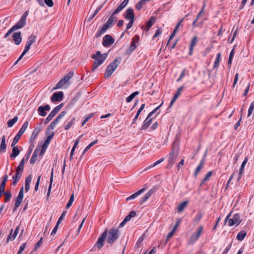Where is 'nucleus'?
Here are the masks:
<instances>
[{
	"label": "nucleus",
	"mask_w": 254,
	"mask_h": 254,
	"mask_svg": "<svg viewBox=\"0 0 254 254\" xmlns=\"http://www.w3.org/2000/svg\"><path fill=\"white\" fill-rule=\"evenodd\" d=\"M108 57L107 53L101 54L100 51H98L95 54L92 55L91 58L94 59L93 66L91 68L92 71H94L99 66L101 65L106 60Z\"/></svg>",
	"instance_id": "obj_1"
},
{
	"label": "nucleus",
	"mask_w": 254,
	"mask_h": 254,
	"mask_svg": "<svg viewBox=\"0 0 254 254\" xmlns=\"http://www.w3.org/2000/svg\"><path fill=\"white\" fill-rule=\"evenodd\" d=\"M121 61L122 58L121 57H117L108 65L104 73V77L105 78H108L113 74Z\"/></svg>",
	"instance_id": "obj_2"
},
{
	"label": "nucleus",
	"mask_w": 254,
	"mask_h": 254,
	"mask_svg": "<svg viewBox=\"0 0 254 254\" xmlns=\"http://www.w3.org/2000/svg\"><path fill=\"white\" fill-rule=\"evenodd\" d=\"M119 231L118 229L112 228L107 232V242L111 244L114 243L119 238Z\"/></svg>",
	"instance_id": "obj_3"
},
{
	"label": "nucleus",
	"mask_w": 254,
	"mask_h": 254,
	"mask_svg": "<svg viewBox=\"0 0 254 254\" xmlns=\"http://www.w3.org/2000/svg\"><path fill=\"white\" fill-rule=\"evenodd\" d=\"M37 38V36L35 35L32 34L29 36L27 39V41L25 46L24 51L21 55V58H22L26 53L29 51L30 49L31 46L35 42L36 39Z\"/></svg>",
	"instance_id": "obj_4"
},
{
	"label": "nucleus",
	"mask_w": 254,
	"mask_h": 254,
	"mask_svg": "<svg viewBox=\"0 0 254 254\" xmlns=\"http://www.w3.org/2000/svg\"><path fill=\"white\" fill-rule=\"evenodd\" d=\"M66 114V111L62 112L51 123V124L47 127L46 130V134H48L49 131L54 129L57 124L59 122L61 119L64 117Z\"/></svg>",
	"instance_id": "obj_5"
},
{
	"label": "nucleus",
	"mask_w": 254,
	"mask_h": 254,
	"mask_svg": "<svg viewBox=\"0 0 254 254\" xmlns=\"http://www.w3.org/2000/svg\"><path fill=\"white\" fill-rule=\"evenodd\" d=\"M66 114V111L62 112L51 123V124L47 127L46 130V134H48L49 131L54 129L57 124L59 122L61 119L64 117Z\"/></svg>",
	"instance_id": "obj_6"
},
{
	"label": "nucleus",
	"mask_w": 254,
	"mask_h": 254,
	"mask_svg": "<svg viewBox=\"0 0 254 254\" xmlns=\"http://www.w3.org/2000/svg\"><path fill=\"white\" fill-rule=\"evenodd\" d=\"M28 122H25L24 124L23 125L22 127L18 132V133L16 134V135L14 137L12 142L11 143V146H15L16 144L18 141L20 136L22 135V134L25 132V130L27 128L28 126Z\"/></svg>",
	"instance_id": "obj_7"
},
{
	"label": "nucleus",
	"mask_w": 254,
	"mask_h": 254,
	"mask_svg": "<svg viewBox=\"0 0 254 254\" xmlns=\"http://www.w3.org/2000/svg\"><path fill=\"white\" fill-rule=\"evenodd\" d=\"M64 104L61 103V104L59 105L58 106L55 107L53 110L51 112V113L49 114V115L48 116V117L45 119L44 124H48L55 116L60 111L62 107L63 106Z\"/></svg>",
	"instance_id": "obj_8"
},
{
	"label": "nucleus",
	"mask_w": 254,
	"mask_h": 254,
	"mask_svg": "<svg viewBox=\"0 0 254 254\" xmlns=\"http://www.w3.org/2000/svg\"><path fill=\"white\" fill-rule=\"evenodd\" d=\"M178 154V151L177 150L176 151H175L174 148L172 149L171 151L169 154V158L168 159V164L167 167L171 168L174 164L176 161V159Z\"/></svg>",
	"instance_id": "obj_9"
},
{
	"label": "nucleus",
	"mask_w": 254,
	"mask_h": 254,
	"mask_svg": "<svg viewBox=\"0 0 254 254\" xmlns=\"http://www.w3.org/2000/svg\"><path fill=\"white\" fill-rule=\"evenodd\" d=\"M23 188L22 187L19 192L18 196L16 197L15 199V202L14 204V208L13 210L15 211L16 209L20 205L23 198Z\"/></svg>",
	"instance_id": "obj_10"
},
{
	"label": "nucleus",
	"mask_w": 254,
	"mask_h": 254,
	"mask_svg": "<svg viewBox=\"0 0 254 254\" xmlns=\"http://www.w3.org/2000/svg\"><path fill=\"white\" fill-rule=\"evenodd\" d=\"M107 231L106 230L96 242L95 246H97L99 249H100L103 246L105 240L107 237Z\"/></svg>",
	"instance_id": "obj_11"
},
{
	"label": "nucleus",
	"mask_w": 254,
	"mask_h": 254,
	"mask_svg": "<svg viewBox=\"0 0 254 254\" xmlns=\"http://www.w3.org/2000/svg\"><path fill=\"white\" fill-rule=\"evenodd\" d=\"M203 231V226H200L197 232L196 233H194L192 234L191 237L190 238L189 240V242L190 243H194L200 237V235L201 234Z\"/></svg>",
	"instance_id": "obj_12"
},
{
	"label": "nucleus",
	"mask_w": 254,
	"mask_h": 254,
	"mask_svg": "<svg viewBox=\"0 0 254 254\" xmlns=\"http://www.w3.org/2000/svg\"><path fill=\"white\" fill-rule=\"evenodd\" d=\"M241 222L240 216L239 214L236 213L234 214L232 218L229 219L228 225L232 226L235 224L239 225Z\"/></svg>",
	"instance_id": "obj_13"
},
{
	"label": "nucleus",
	"mask_w": 254,
	"mask_h": 254,
	"mask_svg": "<svg viewBox=\"0 0 254 254\" xmlns=\"http://www.w3.org/2000/svg\"><path fill=\"white\" fill-rule=\"evenodd\" d=\"M114 42V39L110 35H106L103 38V45L105 47H108Z\"/></svg>",
	"instance_id": "obj_14"
},
{
	"label": "nucleus",
	"mask_w": 254,
	"mask_h": 254,
	"mask_svg": "<svg viewBox=\"0 0 254 254\" xmlns=\"http://www.w3.org/2000/svg\"><path fill=\"white\" fill-rule=\"evenodd\" d=\"M23 171L19 170L16 168V173L12 177V184L13 185H15L20 179L21 178L22 175Z\"/></svg>",
	"instance_id": "obj_15"
},
{
	"label": "nucleus",
	"mask_w": 254,
	"mask_h": 254,
	"mask_svg": "<svg viewBox=\"0 0 254 254\" xmlns=\"http://www.w3.org/2000/svg\"><path fill=\"white\" fill-rule=\"evenodd\" d=\"M63 97L64 93L62 91L55 92L51 98V100L53 102L60 101L63 99Z\"/></svg>",
	"instance_id": "obj_16"
},
{
	"label": "nucleus",
	"mask_w": 254,
	"mask_h": 254,
	"mask_svg": "<svg viewBox=\"0 0 254 254\" xmlns=\"http://www.w3.org/2000/svg\"><path fill=\"white\" fill-rule=\"evenodd\" d=\"M155 189H152L150 190L143 197L140 198L139 200V203L140 204H142L145 201L147 200V199L151 196L152 194L155 192Z\"/></svg>",
	"instance_id": "obj_17"
},
{
	"label": "nucleus",
	"mask_w": 254,
	"mask_h": 254,
	"mask_svg": "<svg viewBox=\"0 0 254 254\" xmlns=\"http://www.w3.org/2000/svg\"><path fill=\"white\" fill-rule=\"evenodd\" d=\"M134 17L133 9L131 8H128L126 11L125 18L129 20H134Z\"/></svg>",
	"instance_id": "obj_18"
},
{
	"label": "nucleus",
	"mask_w": 254,
	"mask_h": 254,
	"mask_svg": "<svg viewBox=\"0 0 254 254\" xmlns=\"http://www.w3.org/2000/svg\"><path fill=\"white\" fill-rule=\"evenodd\" d=\"M41 149V146L38 145L35 150H34L33 154L30 159V162L31 164H34L37 158L38 153Z\"/></svg>",
	"instance_id": "obj_19"
},
{
	"label": "nucleus",
	"mask_w": 254,
	"mask_h": 254,
	"mask_svg": "<svg viewBox=\"0 0 254 254\" xmlns=\"http://www.w3.org/2000/svg\"><path fill=\"white\" fill-rule=\"evenodd\" d=\"M26 24V20L21 18L12 27L14 30L15 31L19 29L22 28Z\"/></svg>",
	"instance_id": "obj_20"
},
{
	"label": "nucleus",
	"mask_w": 254,
	"mask_h": 254,
	"mask_svg": "<svg viewBox=\"0 0 254 254\" xmlns=\"http://www.w3.org/2000/svg\"><path fill=\"white\" fill-rule=\"evenodd\" d=\"M12 39L14 41V43L16 45H19L22 41L21 32H18L14 33L12 35Z\"/></svg>",
	"instance_id": "obj_21"
},
{
	"label": "nucleus",
	"mask_w": 254,
	"mask_h": 254,
	"mask_svg": "<svg viewBox=\"0 0 254 254\" xmlns=\"http://www.w3.org/2000/svg\"><path fill=\"white\" fill-rule=\"evenodd\" d=\"M146 190H147V189L145 188H142V189L138 190L137 191H136L134 193L132 194L129 197H127L126 198V200L129 201L130 200L135 198L137 196H138V195H139L140 194L142 193L143 192H144Z\"/></svg>",
	"instance_id": "obj_22"
},
{
	"label": "nucleus",
	"mask_w": 254,
	"mask_h": 254,
	"mask_svg": "<svg viewBox=\"0 0 254 254\" xmlns=\"http://www.w3.org/2000/svg\"><path fill=\"white\" fill-rule=\"evenodd\" d=\"M128 0H124L122 3L113 11V14H116L122 11L127 4Z\"/></svg>",
	"instance_id": "obj_23"
},
{
	"label": "nucleus",
	"mask_w": 254,
	"mask_h": 254,
	"mask_svg": "<svg viewBox=\"0 0 254 254\" xmlns=\"http://www.w3.org/2000/svg\"><path fill=\"white\" fill-rule=\"evenodd\" d=\"M110 27L106 23H105L103 26L102 27H101V28L99 30L96 34V36L95 37L96 38H98V37H99L100 36H101V35L103 34L104 33H105L106 30L109 28Z\"/></svg>",
	"instance_id": "obj_24"
},
{
	"label": "nucleus",
	"mask_w": 254,
	"mask_h": 254,
	"mask_svg": "<svg viewBox=\"0 0 254 254\" xmlns=\"http://www.w3.org/2000/svg\"><path fill=\"white\" fill-rule=\"evenodd\" d=\"M152 119L150 118V117H149V115L147 116L146 119L144 122V124L142 125L140 130H145L147 128V127L150 126Z\"/></svg>",
	"instance_id": "obj_25"
},
{
	"label": "nucleus",
	"mask_w": 254,
	"mask_h": 254,
	"mask_svg": "<svg viewBox=\"0 0 254 254\" xmlns=\"http://www.w3.org/2000/svg\"><path fill=\"white\" fill-rule=\"evenodd\" d=\"M183 89V87L181 86L180 88H178L176 93L174 95V97H173L171 103L169 105V108H171L173 103L176 101V100L178 99V97L181 94V92Z\"/></svg>",
	"instance_id": "obj_26"
},
{
	"label": "nucleus",
	"mask_w": 254,
	"mask_h": 254,
	"mask_svg": "<svg viewBox=\"0 0 254 254\" xmlns=\"http://www.w3.org/2000/svg\"><path fill=\"white\" fill-rule=\"evenodd\" d=\"M12 147V153L10 154V157L12 158L17 157L19 154L20 150L17 146H13Z\"/></svg>",
	"instance_id": "obj_27"
},
{
	"label": "nucleus",
	"mask_w": 254,
	"mask_h": 254,
	"mask_svg": "<svg viewBox=\"0 0 254 254\" xmlns=\"http://www.w3.org/2000/svg\"><path fill=\"white\" fill-rule=\"evenodd\" d=\"M5 138L3 135L1 138V144L0 146V152L1 153L5 152L6 151Z\"/></svg>",
	"instance_id": "obj_28"
},
{
	"label": "nucleus",
	"mask_w": 254,
	"mask_h": 254,
	"mask_svg": "<svg viewBox=\"0 0 254 254\" xmlns=\"http://www.w3.org/2000/svg\"><path fill=\"white\" fill-rule=\"evenodd\" d=\"M32 181V176L31 175H29L26 179L25 183V189L26 191H28L30 189V184Z\"/></svg>",
	"instance_id": "obj_29"
},
{
	"label": "nucleus",
	"mask_w": 254,
	"mask_h": 254,
	"mask_svg": "<svg viewBox=\"0 0 254 254\" xmlns=\"http://www.w3.org/2000/svg\"><path fill=\"white\" fill-rule=\"evenodd\" d=\"M155 21V18L154 17H151L146 22V30L148 31L149 29L151 27Z\"/></svg>",
	"instance_id": "obj_30"
},
{
	"label": "nucleus",
	"mask_w": 254,
	"mask_h": 254,
	"mask_svg": "<svg viewBox=\"0 0 254 254\" xmlns=\"http://www.w3.org/2000/svg\"><path fill=\"white\" fill-rule=\"evenodd\" d=\"M135 43V39H134L133 41H132V42L131 43L130 47L127 51V52H126L127 54H130L131 52H132L136 48V46Z\"/></svg>",
	"instance_id": "obj_31"
},
{
	"label": "nucleus",
	"mask_w": 254,
	"mask_h": 254,
	"mask_svg": "<svg viewBox=\"0 0 254 254\" xmlns=\"http://www.w3.org/2000/svg\"><path fill=\"white\" fill-rule=\"evenodd\" d=\"M54 135V132H52L50 134H49L48 136H47L46 140L45 141V142L44 143V144H43L42 146L47 148L50 143L51 140L52 139V138Z\"/></svg>",
	"instance_id": "obj_32"
},
{
	"label": "nucleus",
	"mask_w": 254,
	"mask_h": 254,
	"mask_svg": "<svg viewBox=\"0 0 254 254\" xmlns=\"http://www.w3.org/2000/svg\"><path fill=\"white\" fill-rule=\"evenodd\" d=\"M204 166V159H202L199 164V165L196 167L194 173V176L195 177H196L198 173L200 171L201 169Z\"/></svg>",
	"instance_id": "obj_33"
},
{
	"label": "nucleus",
	"mask_w": 254,
	"mask_h": 254,
	"mask_svg": "<svg viewBox=\"0 0 254 254\" xmlns=\"http://www.w3.org/2000/svg\"><path fill=\"white\" fill-rule=\"evenodd\" d=\"M115 14H113V12L109 17L108 20L106 22V23L111 27L114 21H116L117 18L115 16Z\"/></svg>",
	"instance_id": "obj_34"
},
{
	"label": "nucleus",
	"mask_w": 254,
	"mask_h": 254,
	"mask_svg": "<svg viewBox=\"0 0 254 254\" xmlns=\"http://www.w3.org/2000/svg\"><path fill=\"white\" fill-rule=\"evenodd\" d=\"M7 179H8V176L6 174L4 175L3 176L2 180L0 185V189L1 190H4L5 184H6V181H7Z\"/></svg>",
	"instance_id": "obj_35"
},
{
	"label": "nucleus",
	"mask_w": 254,
	"mask_h": 254,
	"mask_svg": "<svg viewBox=\"0 0 254 254\" xmlns=\"http://www.w3.org/2000/svg\"><path fill=\"white\" fill-rule=\"evenodd\" d=\"M247 235L245 231H240L237 236V239L238 241H241L243 240Z\"/></svg>",
	"instance_id": "obj_36"
},
{
	"label": "nucleus",
	"mask_w": 254,
	"mask_h": 254,
	"mask_svg": "<svg viewBox=\"0 0 254 254\" xmlns=\"http://www.w3.org/2000/svg\"><path fill=\"white\" fill-rule=\"evenodd\" d=\"M188 204V201H185L181 203L178 207V212H182L184 209L186 208Z\"/></svg>",
	"instance_id": "obj_37"
},
{
	"label": "nucleus",
	"mask_w": 254,
	"mask_h": 254,
	"mask_svg": "<svg viewBox=\"0 0 254 254\" xmlns=\"http://www.w3.org/2000/svg\"><path fill=\"white\" fill-rule=\"evenodd\" d=\"M247 162H248V158H247V157H246L243 161V162L241 165V168L240 169L239 174V177L238 178V179H240L241 178V176L242 174L243 173L245 166L246 164L247 163Z\"/></svg>",
	"instance_id": "obj_38"
},
{
	"label": "nucleus",
	"mask_w": 254,
	"mask_h": 254,
	"mask_svg": "<svg viewBox=\"0 0 254 254\" xmlns=\"http://www.w3.org/2000/svg\"><path fill=\"white\" fill-rule=\"evenodd\" d=\"M139 94V92L138 91H135L134 92H133V93H132L131 94H130L128 97H127L126 99V101L127 102V103H129L137 95Z\"/></svg>",
	"instance_id": "obj_39"
},
{
	"label": "nucleus",
	"mask_w": 254,
	"mask_h": 254,
	"mask_svg": "<svg viewBox=\"0 0 254 254\" xmlns=\"http://www.w3.org/2000/svg\"><path fill=\"white\" fill-rule=\"evenodd\" d=\"M221 55L220 53H218L217 54V57H216L215 61L214 62V65H213V68H215L219 66V63L220 62V60H221Z\"/></svg>",
	"instance_id": "obj_40"
},
{
	"label": "nucleus",
	"mask_w": 254,
	"mask_h": 254,
	"mask_svg": "<svg viewBox=\"0 0 254 254\" xmlns=\"http://www.w3.org/2000/svg\"><path fill=\"white\" fill-rule=\"evenodd\" d=\"M40 131V129L38 128H36L34 130V131L31 135V138H30L31 141H32V140H34L36 138L37 136L39 133Z\"/></svg>",
	"instance_id": "obj_41"
},
{
	"label": "nucleus",
	"mask_w": 254,
	"mask_h": 254,
	"mask_svg": "<svg viewBox=\"0 0 254 254\" xmlns=\"http://www.w3.org/2000/svg\"><path fill=\"white\" fill-rule=\"evenodd\" d=\"M136 215V212L134 211H131L129 212V214L127 215L124 219L127 222H128L131 218L133 217Z\"/></svg>",
	"instance_id": "obj_42"
},
{
	"label": "nucleus",
	"mask_w": 254,
	"mask_h": 254,
	"mask_svg": "<svg viewBox=\"0 0 254 254\" xmlns=\"http://www.w3.org/2000/svg\"><path fill=\"white\" fill-rule=\"evenodd\" d=\"M18 121V117L15 116L12 120H10L7 122V126L9 127H12L13 125Z\"/></svg>",
	"instance_id": "obj_43"
},
{
	"label": "nucleus",
	"mask_w": 254,
	"mask_h": 254,
	"mask_svg": "<svg viewBox=\"0 0 254 254\" xmlns=\"http://www.w3.org/2000/svg\"><path fill=\"white\" fill-rule=\"evenodd\" d=\"M53 169L52 170V171L51 174L50 183V185H49V188H48V191L47 193V197H49L50 195V192H51V189H52V184L53 183Z\"/></svg>",
	"instance_id": "obj_44"
},
{
	"label": "nucleus",
	"mask_w": 254,
	"mask_h": 254,
	"mask_svg": "<svg viewBox=\"0 0 254 254\" xmlns=\"http://www.w3.org/2000/svg\"><path fill=\"white\" fill-rule=\"evenodd\" d=\"M145 0H140L135 5V8L137 10H140L142 6L145 4Z\"/></svg>",
	"instance_id": "obj_45"
},
{
	"label": "nucleus",
	"mask_w": 254,
	"mask_h": 254,
	"mask_svg": "<svg viewBox=\"0 0 254 254\" xmlns=\"http://www.w3.org/2000/svg\"><path fill=\"white\" fill-rule=\"evenodd\" d=\"M144 240V237L141 236L137 240L135 245V249H139L141 248V245Z\"/></svg>",
	"instance_id": "obj_46"
},
{
	"label": "nucleus",
	"mask_w": 254,
	"mask_h": 254,
	"mask_svg": "<svg viewBox=\"0 0 254 254\" xmlns=\"http://www.w3.org/2000/svg\"><path fill=\"white\" fill-rule=\"evenodd\" d=\"M38 111L39 115L41 116L45 117L47 114L46 111L45 110L44 108H43V106H41L39 107V108L38 109Z\"/></svg>",
	"instance_id": "obj_47"
},
{
	"label": "nucleus",
	"mask_w": 254,
	"mask_h": 254,
	"mask_svg": "<svg viewBox=\"0 0 254 254\" xmlns=\"http://www.w3.org/2000/svg\"><path fill=\"white\" fill-rule=\"evenodd\" d=\"M98 142V140H96L92 142H91L86 147V148L84 149V150L83 151L82 155L85 153L86 151H87L91 147H92L94 145H95L96 143H97Z\"/></svg>",
	"instance_id": "obj_48"
},
{
	"label": "nucleus",
	"mask_w": 254,
	"mask_h": 254,
	"mask_svg": "<svg viewBox=\"0 0 254 254\" xmlns=\"http://www.w3.org/2000/svg\"><path fill=\"white\" fill-rule=\"evenodd\" d=\"M3 194H4V195L5 196V198L4 199L5 202H8L10 199V198L11 197V194L10 191H4Z\"/></svg>",
	"instance_id": "obj_49"
},
{
	"label": "nucleus",
	"mask_w": 254,
	"mask_h": 254,
	"mask_svg": "<svg viewBox=\"0 0 254 254\" xmlns=\"http://www.w3.org/2000/svg\"><path fill=\"white\" fill-rule=\"evenodd\" d=\"M66 82L64 79V78L61 79L57 83L54 89H57L61 88Z\"/></svg>",
	"instance_id": "obj_50"
},
{
	"label": "nucleus",
	"mask_w": 254,
	"mask_h": 254,
	"mask_svg": "<svg viewBox=\"0 0 254 254\" xmlns=\"http://www.w3.org/2000/svg\"><path fill=\"white\" fill-rule=\"evenodd\" d=\"M73 75V72H69L63 78L67 82L69 80Z\"/></svg>",
	"instance_id": "obj_51"
},
{
	"label": "nucleus",
	"mask_w": 254,
	"mask_h": 254,
	"mask_svg": "<svg viewBox=\"0 0 254 254\" xmlns=\"http://www.w3.org/2000/svg\"><path fill=\"white\" fill-rule=\"evenodd\" d=\"M212 171H209L208 172L205 178L203 179V180L202 181L201 183V184L200 185H202L205 181H207L208 180H209V179L210 178V177L212 176Z\"/></svg>",
	"instance_id": "obj_52"
},
{
	"label": "nucleus",
	"mask_w": 254,
	"mask_h": 254,
	"mask_svg": "<svg viewBox=\"0 0 254 254\" xmlns=\"http://www.w3.org/2000/svg\"><path fill=\"white\" fill-rule=\"evenodd\" d=\"M24 163H25V159L23 158L21 160L18 166L17 167V169L23 171Z\"/></svg>",
	"instance_id": "obj_53"
},
{
	"label": "nucleus",
	"mask_w": 254,
	"mask_h": 254,
	"mask_svg": "<svg viewBox=\"0 0 254 254\" xmlns=\"http://www.w3.org/2000/svg\"><path fill=\"white\" fill-rule=\"evenodd\" d=\"M164 160L163 158H161L157 161L155 162L152 165H151L150 166H149L147 168L145 169V170H147L149 169V168H151L152 167H155L160 164V163L162 162Z\"/></svg>",
	"instance_id": "obj_54"
},
{
	"label": "nucleus",
	"mask_w": 254,
	"mask_h": 254,
	"mask_svg": "<svg viewBox=\"0 0 254 254\" xmlns=\"http://www.w3.org/2000/svg\"><path fill=\"white\" fill-rule=\"evenodd\" d=\"M254 101L252 102L251 103L250 107H249V109L248 110V116H250L252 114V113L254 110Z\"/></svg>",
	"instance_id": "obj_55"
},
{
	"label": "nucleus",
	"mask_w": 254,
	"mask_h": 254,
	"mask_svg": "<svg viewBox=\"0 0 254 254\" xmlns=\"http://www.w3.org/2000/svg\"><path fill=\"white\" fill-rule=\"evenodd\" d=\"M42 243L43 238H41L40 240L37 243H36L35 245L34 251H36L40 247Z\"/></svg>",
	"instance_id": "obj_56"
},
{
	"label": "nucleus",
	"mask_w": 254,
	"mask_h": 254,
	"mask_svg": "<svg viewBox=\"0 0 254 254\" xmlns=\"http://www.w3.org/2000/svg\"><path fill=\"white\" fill-rule=\"evenodd\" d=\"M66 211H64L61 215V216L60 217V218H59L57 222V224L58 225H59L61 223V222L63 220V219H64V216L66 215Z\"/></svg>",
	"instance_id": "obj_57"
},
{
	"label": "nucleus",
	"mask_w": 254,
	"mask_h": 254,
	"mask_svg": "<svg viewBox=\"0 0 254 254\" xmlns=\"http://www.w3.org/2000/svg\"><path fill=\"white\" fill-rule=\"evenodd\" d=\"M200 16H198V15H197L195 19L193 21V23H192V25L194 27H197V26H199V25H200L201 24H202V22H197V19L199 18Z\"/></svg>",
	"instance_id": "obj_58"
},
{
	"label": "nucleus",
	"mask_w": 254,
	"mask_h": 254,
	"mask_svg": "<svg viewBox=\"0 0 254 254\" xmlns=\"http://www.w3.org/2000/svg\"><path fill=\"white\" fill-rule=\"evenodd\" d=\"M200 16H198V15H197L195 19L193 21V23H192V25L194 27H197V26H199V25H200L201 24H202V22H197V19L199 18Z\"/></svg>",
	"instance_id": "obj_59"
},
{
	"label": "nucleus",
	"mask_w": 254,
	"mask_h": 254,
	"mask_svg": "<svg viewBox=\"0 0 254 254\" xmlns=\"http://www.w3.org/2000/svg\"><path fill=\"white\" fill-rule=\"evenodd\" d=\"M196 40H197V37L194 36L191 40L190 47H193L194 46H195L196 44Z\"/></svg>",
	"instance_id": "obj_60"
},
{
	"label": "nucleus",
	"mask_w": 254,
	"mask_h": 254,
	"mask_svg": "<svg viewBox=\"0 0 254 254\" xmlns=\"http://www.w3.org/2000/svg\"><path fill=\"white\" fill-rule=\"evenodd\" d=\"M163 104V102H162V103L159 106H158L157 107H156L155 109H154L152 111H151L150 113H149V114H148L149 117H151L153 114H154L160 108V107Z\"/></svg>",
	"instance_id": "obj_61"
},
{
	"label": "nucleus",
	"mask_w": 254,
	"mask_h": 254,
	"mask_svg": "<svg viewBox=\"0 0 254 254\" xmlns=\"http://www.w3.org/2000/svg\"><path fill=\"white\" fill-rule=\"evenodd\" d=\"M44 1L49 7H52L54 5L53 0H44Z\"/></svg>",
	"instance_id": "obj_62"
},
{
	"label": "nucleus",
	"mask_w": 254,
	"mask_h": 254,
	"mask_svg": "<svg viewBox=\"0 0 254 254\" xmlns=\"http://www.w3.org/2000/svg\"><path fill=\"white\" fill-rule=\"evenodd\" d=\"M98 12L99 9H96L94 13L92 14L91 16H89L87 21H90V20H91L96 16V15L98 13Z\"/></svg>",
	"instance_id": "obj_63"
},
{
	"label": "nucleus",
	"mask_w": 254,
	"mask_h": 254,
	"mask_svg": "<svg viewBox=\"0 0 254 254\" xmlns=\"http://www.w3.org/2000/svg\"><path fill=\"white\" fill-rule=\"evenodd\" d=\"M19 229H20L19 226H18L16 228V229H15V231H14V233H13V234L12 235V239H14L16 238L17 234L18 233Z\"/></svg>",
	"instance_id": "obj_64"
}]
</instances>
